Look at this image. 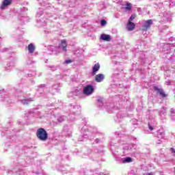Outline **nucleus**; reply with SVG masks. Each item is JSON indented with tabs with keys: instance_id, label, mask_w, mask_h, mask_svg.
I'll return each instance as SVG.
<instances>
[{
	"instance_id": "obj_12",
	"label": "nucleus",
	"mask_w": 175,
	"mask_h": 175,
	"mask_svg": "<svg viewBox=\"0 0 175 175\" xmlns=\"http://www.w3.org/2000/svg\"><path fill=\"white\" fill-rule=\"evenodd\" d=\"M124 9L126 12H131L132 9V4L131 3H126Z\"/></svg>"
},
{
	"instance_id": "obj_9",
	"label": "nucleus",
	"mask_w": 175,
	"mask_h": 175,
	"mask_svg": "<svg viewBox=\"0 0 175 175\" xmlns=\"http://www.w3.org/2000/svg\"><path fill=\"white\" fill-rule=\"evenodd\" d=\"M100 39H102V40H105L106 42H110V40H111V38L107 34H101Z\"/></svg>"
},
{
	"instance_id": "obj_3",
	"label": "nucleus",
	"mask_w": 175,
	"mask_h": 175,
	"mask_svg": "<svg viewBox=\"0 0 175 175\" xmlns=\"http://www.w3.org/2000/svg\"><path fill=\"white\" fill-rule=\"evenodd\" d=\"M10 5H12V0H3L0 6V9L1 10H5V9H8Z\"/></svg>"
},
{
	"instance_id": "obj_31",
	"label": "nucleus",
	"mask_w": 175,
	"mask_h": 175,
	"mask_svg": "<svg viewBox=\"0 0 175 175\" xmlns=\"http://www.w3.org/2000/svg\"><path fill=\"white\" fill-rule=\"evenodd\" d=\"M163 110H164V111H165V110H166V109H165V108H163Z\"/></svg>"
},
{
	"instance_id": "obj_5",
	"label": "nucleus",
	"mask_w": 175,
	"mask_h": 175,
	"mask_svg": "<svg viewBox=\"0 0 175 175\" xmlns=\"http://www.w3.org/2000/svg\"><path fill=\"white\" fill-rule=\"evenodd\" d=\"M99 69H100V64H99V63L95 64L92 68V76H95V75H96Z\"/></svg>"
},
{
	"instance_id": "obj_20",
	"label": "nucleus",
	"mask_w": 175,
	"mask_h": 175,
	"mask_svg": "<svg viewBox=\"0 0 175 175\" xmlns=\"http://www.w3.org/2000/svg\"><path fill=\"white\" fill-rule=\"evenodd\" d=\"M42 14H43V11L40 10L37 12L36 17H40V16H42Z\"/></svg>"
},
{
	"instance_id": "obj_2",
	"label": "nucleus",
	"mask_w": 175,
	"mask_h": 175,
	"mask_svg": "<svg viewBox=\"0 0 175 175\" xmlns=\"http://www.w3.org/2000/svg\"><path fill=\"white\" fill-rule=\"evenodd\" d=\"M94 91H95V89L92 85H88L83 88V94L87 96L92 95V94H94Z\"/></svg>"
},
{
	"instance_id": "obj_16",
	"label": "nucleus",
	"mask_w": 175,
	"mask_h": 175,
	"mask_svg": "<svg viewBox=\"0 0 175 175\" xmlns=\"http://www.w3.org/2000/svg\"><path fill=\"white\" fill-rule=\"evenodd\" d=\"M122 163H130L132 162V158L131 157H126L122 161Z\"/></svg>"
},
{
	"instance_id": "obj_23",
	"label": "nucleus",
	"mask_w": 175,
	"mask_h": 175,
	"mask_svg": "<svg viewBox=\"0 0 175 175\" xmlns=\"http://www.w3.org/2000/svg\"><path fill=\"white\" fill-rule=\"evenodd\" d=\"M171 113H172V117L173 120H175L174 118V114H175V111L174 109H171Z\"/></svg>"
},
{
	"instance_id": "obj_24",
	"label": "nucleus",
	"mask_w": 175,
	"mask_h": 175,
	"mask_svg": "<svg viewBox=\"0 0 175 175\" xmlns=\"http://www.w3.org/2000/svg\"><path fill=\"white\" fill-rule=\"evenodd\" d=\"M64 120L65 118H64V116H62L59 117L57 120L59 121V122H62V121H64Z\"/></svg>"
},
{
	"instance_id": "obj_1",
	"label": "nucleus",
	"mask_w": 175,
	"mask_h": 175,
	"mask_svg": "<svg viewBox=\"0 0 175 175\" xmlns=\"http://www.w3.org/2000/svg\"><path fill=\"white\" fill-rule=\"evenodd\" d=\"M36 135L38 139H39V140H41L42 142H46V139L49 137L46 130L42 128L37 130Z\"/></svg>"
},
{
	"instance_id": "obj_30",
	"label": "nucleus",
	"mask_w": 175,
	"mask_h": 175,
	"mask_svg": "<svg viewBox=\"0 0 175 175\" xmlns=\"http://www.w3.org/2000/svg\"><path fill=\"white\" fill-rule=\"evenodd\" d=\"M146 175H154L152 173H147Z\"/></svg>"
},
{
	"instance_id": "obj_6",
	"label": "nucleus",
	"mask_w": 175,
	"mask_h": 175,
	"mask_svg": "<svg viewBox=\"0 0 175 175\" xmlns=\"http://www.w3.org/2000/svg\"><path fill=\"white\" fill-rule=\"evenodd\" d=\"M135 23L131 21H129L126 26V29H127V31H133L135 29Z\"/></svg>"
},
{
	"instance_id": "obj_21",
	"label": "nucleus",
	"mask_w": 175,
	"mask_h": 175,
	"mask_svg": "<svg viewBox=\"0 0 175 175\" xmlns=\"http://www.w3.org/2000/svg\"><path fill=\"white\" fill-rule=\"evenodd\" d=\"M163 136H165V133H163L162 132H159V134H158L159 137L162 138V137H163Z\"/></svg>"
},
{
	"instance_id": "obj_29",
	"label": "nucleus",
	"mask_w": 175,
	"mask_h": 175,
	"mask_svg": "<svg viewBox=\"0 0 175 175\" xmlns=\"http://www.w3.org/2000/svg\"><path fill=\"white\" fill-rule=\"evenodd\" d=\"M161 143H162V142L161 140H159V142H157V144H161Z\"/></svg>"
},
{
	"instance_id": "obj_27",
	"label": "nucleus",
	"mask_w": 175,
	"mask_h": 175,
	"mask_svg": "<svg viewBox=\"0 0 175 175\" xmlns=\"http://www.w3.org/2000/svg\"><path fill=\"white\" fill-rule=\"evenodd\" d=\"M148 126H149V129L150 130V131H152V126H151V125L150 124V123H148Z\"/></svg>"
},
{
	"instance_id": "obj_19",
	"label": "nucleus",
	"mask_w": 175,
	"mask_h": 175,
	"mask_svg": "<svg viewBox=\"0 0 175 175\" xmlns=\"http://www.w3.org/2000/svg\"><path fill=\"white\" fill-rule=\"evenodd\" d=\"M13 66H14V62H12L10 64H7L6 68L9 70V69H10V68H13Z\"/></svg>"
},
{
	"instance_id": "obj_10",
	"label": "nucleus",
	"mask_w": 175,
	"mask_h": 175,
	"mask_svg": "<svg viewBox=\"0 0 175 175\" xmlns=\"http://www.w3.org/2000/svg\"><path fill=\"white\" fill-rule=\"evenodd\" d=\"M154 89L155 91L158 92V94H159L161 96H163V98H165V96H166L165 94V92L162 89H159L157 86H155Z\"/></svg>"
},
{
	"instance_id": "obj_25",
	"label": "nucleus",
	"mask_w": 175,
	"mask_h": 175,
	"mask_svg": "<svg viewBox=\"0 0 175 175\" xmlns=\"http://www.w3.org/2000/svg\"><path fill=\"white\" fill-rule=\"evenodd\" d=\"M101 25L105 26L106 25V21L102 20L100 22Z\"/></svg>"
},
{
	"instance_id": "obj_28",
	"label": "nucleus",
	"mask_w": 175,
	"mask_h": 175,
	"mask_svg": "<svg viewBox=\"0 0 175 175\" xmlns=\"http://www.w3.org/2000/svg\"><path fill=\"white\" fill-rule=\"evenodd\" d=\"M166 84H167V85H169V84H170V81H167V82H166Z\"/></svg>"
},
{
	"instance_id": "obj_11",
	"label": "nucleus",
	"mask_w": 175,
	"mask_h": 175,
	"mask_svg": "<svg viewBox=\"0 0 175 175\" xmlns=\"http://www.w3.org/2000/svg\"><path fill=\"white\" fill-rule=\"evenodd\" d=\"M27 49L30 54H32L35 51V45L33 44H29L27 46Z\"/></svg>"
},
{
	"instance_id": "obj_8",
	"label": "nucleus",
	"mask_w": 175,
	"mask_h": 175,
	"mask_svg": "<svg viewBox=\"0 0 175 175\" xmlns=\"http://www.w3.org/2000/svg\"><path fill=\"white\" fill-rule=\"evenodd\" d=\"M152 25V20L150 19L144 22V29L146 30Z\"/></svg>"
},
{
	"instance_id": "obj_14",
	"label": "nucleus",
	"mask_w": 175,
	"mask_h": 175,
	"mask_svg": "<svg viewBox=\"0 0 175 175\" xmlns=\"http://www.w3.org/2000/svg\"><path fill=\"white\" fill-rule=\"evenodd\" d=\"M79 111H80V106H79V105H75V106L72 107V113H79Z\"/></svg>"
},
{
	"instance_id": "obj_7",
	"label": "nucleus",
	"mask_w": 175,
	"mask_h": 175,
	"mask_svg": "<svg viewBox=\"0 0 175 175\" xmlns=\"http://www.w3.org/2000/svg\"><path fill=\"white\" fill-rule=\"evenodd\" d=\"M105 79V75L103 74H98L96 75L95 80L97 83H102Z\"/></svg>"
},
{
	"instance_id": "obj_17",
	"label": "nucleus",
	"mask_w": 175,
	"mask_h": 175,
	"mask_svg": "<svg viewBox=\"0 0 175 175\" xmlns=\"http://www.w3.org/2000/svg\"><path fill=\"white\" fill-rule=\"evenodd\" d=\"M32 100H32L31 98H30V99H23V100H21V102L23 105H28V103H29V102H32Z\"/></svg>"
},
{
	"instance_id": "obj_4",
	"label": "nucleus",
	"mask_w": 175,
	"mask_h": 175,
	"mask_svg": "<svg viewBox=\"0 0 175 175\" xmlns=\"http://www.w3.org/2000/svg\"><path fill=\"white\" fill-rule=\"evenodd\" d=\"M66 40H62L60 45L57 48V50L59 51H66Z\"/></svg>"
},
{
	"instance_id": "obj_22",
	"label": "nucleus",
	"mask_w": 175,
	"mask_h": 175,
	"mask_svg": "<svg viewBox=\"0 0 175 175\" xmlns=\"http://www.w3.org/2000/svg\"><path fill=\"white\" fill-rule=\"evenodd\" d=\"M136 17V16L135 15H131L130 18L129 19V21H133V20H135V18Z\"/></svg>"
},
{
	"instance_id": "obj_15",
	"label": "nucleus",
	"mask_w": 175,
	"mask_h": 175,
	"mask_svg": "<svg viewBox=\"0 0 175 175\" xmlns=\"http://www.w3.org/2000/svg\"><path fill=\"white\" fill-rule=\"evenodd\" d=\"M38 24L40 25V27H44L46 25V21H44V19H40L38 21Z\"/></svg>"
},
{
	"instance_id": "obj_26",
	"label": "nucleus",
	"mask_w": 175,
	"mask_h": 175,
	"mask_svg": "<svg viewBox=\"0 0 175 175\" xmlns=\"http://www.w3.org/2000/svg\"><path fill=\"white\" fill-rule=\"evenodd\" d=\"M70 62H72V60H66L64 64H70Z\"/></svg>"
},
{
	"instance_id": "obj_32",
	"label": "nucleus",
	"mask_w": 175,
	"mask_h": 175,
	"mask_svg": "<svg viewBox=\"0 0 175 175\" xmlns=\"http://www.w3.org/2000/svg\"><path fill=\"white\" fill-rule=\"evenodd\" d=\"M70 117H72V114L70 115Z\"/></svg>"
},
{
	"instance_id": "obj_18",
	"label": "nucleus",
	"mask_w": 175,
	"mask_h": 175,
	"mask_svg": "<svg viewBox=\"0 0 175 175\" xmlns=\"http://www.w3.org/2000/svg\"><path fill=\"white\" fill-rule=\"evenodd\" d=\"M98 106H102L103 105V98H99L98 99Z\"/></svg>"
},
{
	"instance_id": "obj_13",
	"label": "nucleus",
	"mask_w": 175,
	"mask_h": 175,
	"mask_svg": "<svg viewBox=\"0 0 175 175\" xmlns=\"http://www.w3.org/2000/svg\"><path fill=\"white\" fill-rule=\"evenodd\" d=\"M172 46H173V44H164L163 48V51H169V49H170V47H172Z\"/></svg>"
}]
</instances>
